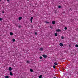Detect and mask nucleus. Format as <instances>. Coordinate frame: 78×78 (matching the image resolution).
I'll use <instances>...</instances> for the list:
<instances>
[{
    "mask_svg": "<svg viewBox=\"0 0 78 78\" xmlns=\"http://www.w3.org/2000/svg\"><path fill=\"white\" fill-rule=\"evenodd\" d=\"M56 31L57 32H60L61 31V30L60 29H58V30H56Z\"/></svg>",
    "mask_w": 78,
    "mask_h": 78,
    "instance_id": "1",
    "label": "nucleus"
},
{
    "mask_svg": "<svg viewBox=\"0 0 78 78\" xmlns=\"http://www.w3.org/2000/svg\"><path fill=\"white\" fill-rule=\"evenodd\" d=\"M33 17H31L30 19V22H31V23L33 22Z\"/></svg>",
    "mask_w": 78,
    "mask_h": 78,
    "instance_id": "2",
    "label": "nucleus"
},
{
    "mask_svg": "<svg viewBox=\"0 0 78 78\" xmlns=\"http://www.w3.org/2000/svg\"><path fill=\"white\" fill-rule=\"evenodd\" d=\"M55 22H56V21H52V24L53 25H55Z\"/></svg>",
    "mask_w": 78,
    "mask_h": 78,
    "instance_id": "3",
    "label": "nucleus"
},
{
    "mask_svg": "<svg viewBox=\"0 0 78 78\" xmlns=\"http://www.w3.org/2000/svg\"><path fill=\"white\" fill-rule=\"evenodd\" d=\"M42 56L43 57L45 58H46L47 56L46 55H43Z\"/></svg>",
    "mask_w": 78,
    "mask_h": 78,
    "instance_id": "4",
    "label": "nucleus"
},
{
    "mask_svg": "<svg viewBox=\"0 0 78 78\" xmlns=\"http://www.w3.org/2000/svg\"><path fill=\"white\" fill-rule=\"evenodd\" d=\"M22 17H20L19 18V20H22Z\"/></svg>",
    "mask_w": 78,
    "mask_h": 78,
    "instance_id": "5",
    "label": "nucleus"
},
{
    "mask_svg": "<svg viewBox=\"0 0 78 78\" xmlns=\"http://www.w3.org/2000/svg\"><path fill=\"white\" fill-rule=\"evenodd\" d=\"M59 45L61 47H62L63 46V44L62 43H60Z\"/></svg>",
    "mask_w": 78,
    "mask_h": 78,
    "instance_id": "6",
    "label": "nucleus"
},
{
    "mask_svg": "<svg viewBox=\"0 0 78 78\" xmlns=\"http://www.w3.org/2000/svg\"><path fill=\"white\" fill-rule=\"evenodd\" d=\"M9 70L10 71H11V70H12V68H11V67H9Z\"/></svg>",
    "mask_w": 78,
    "mask_h": 78,
    "instance_id": "7",
    "label": "nucleus"
},
{
    "mask_svg": "<svg viewBox=\"0 0 78 78\" xmlns=\"http://www.w3.org/2000/svg\"><path fill=\"white\" fill-rule=\"evenodd\" d=\"M10 74L11 76H12L13 75V74H12V72H10Z\"/></svg>",
    "mask_w": 78,
    "mask_h": 78,
    "instance_id": "8",
    "label": "nucleus"
},
{
    "mask_svg": "<svg viewBox=\"0 0 78 78\" xmlns=\"http://www.w3.org/2000/svg\"><path fill=\"white\" fill-rule=\"evenodd\" d=\"M43 48L42 47H41L40 48V50L41 51H43Z\"/></svg>",
    "mask_w": 78,
    "mask_h": 78,
    "instance_id": "9",
    "label": "nucleus"
},
{
    "mask_svg": "<svg viewBox=\"0 0 78 78\" xmlns=\"http://www.w3.org/2000/svg\"><path fill=\"white\" fill-rule=\"evenodd\" d=\"M54 64L55 65V66H58V63L56 62H55L54 63Z\"/></svg>",
    "mask_w": 78,
    "mask_h": 78,
    "instance_id": "10",
    "label": "nucleus"
},
{
    "mask_svg": "<svg viewBox=\"0 0 78 78\" xmlns=\"http://www.w3.org/2000/svg\"><path fill=\"white\" fill-rule=\"evenodd\" d=\"M10 35H11V36H12V35H13V33L12 32H10Z\"/></svg>",
    "mask_w": 78,
    "mask_h": 78,
    "instance_id": "11",
    "label": "nucleus"
},
{
    "mask_svg": "<svg viewBox=\"0 0 78 78\" xmlns=\"http://www.w3.org/2000/svg\"><path fill=\"white\" fill-rule=\"evenodd\" d=\"M30 71L31 72H33V70L32 69H30Z\"/></svg>",
    "mask_w": 78,
    "mask_h": 78,
    "instance_id": "12",
    "label": "nucleus"
},
{
    "mask_svg": "<svg viewBox=\"0 0 78 78\" xmlns=\"http://www.w3.org/2000/svg\"><path fill=\"white\" fill-rule=\"evenodd\" d=\"M55 36H58V34L57 33H55Z\"/></svg>",
    "mask_w": 78,
    "mask_h": 78,
    "instance_id": "13",
    "label": "nucleus"
},
{
    "mask_svg": "<svg viewBox=\"0 0 78 78\" xmlns=\"http://www.w3.org/2000/svg\"><path fill=\"white\" fill-rule=\"evenodd\" d=\"M42 77V75H40V76H39V78H41Z\"/></svg>",
    "mask_w": 78,
    "mask_h": 78,
    "instance_id": "14",
    "label": "nucleus"
},
{
    "mask_svg": "<svg viewBox=\"0 0 78 78\" xmlns=\"http://www.w3.org/2000/svg\"><path fill=\"white\" fill-rule=\"evenodd\" d=\"M15 41H16V40H15V39H12V41L13 42H15Z\"/></svg>",
    "mask_w": 78,
    "mask_h": 78,
    "instance_id": "15",
    "label": "nucleus"
},
{
    "mask_svg": "<svg viewBox=\"0 0 78 78\" xmlns=\"http://www.w3.org/2000/svg\"><path fill=\"white\" fill-rule=\"evenodd\" d=\"M27 64H29L30 63V62L28 61H27Z\"/></svg>",
    "mask_w": 78,
    "mask_h": 78,
    "instance_id": "16",
    "label": "nucleus"
},
{
    "mask_svg": "<svg viewBox=\"0 0 78 78\" xmlns=\"http://www.w3.org/2000/svg\"><path fill=\"white\" fill-rule=\"evenodd\" d=\"M5 78H9V76H6L5 77Z\"/></svg>",
    "mask_w": 78,
    "mask_h": 78,
    "instance_id": "17",
    "label": "nucleus"
},
{
    "mask_svg": "<svg viewBox=\"0 0 78 78\" xmlns=\"http://www.w3.org/2000/svg\"><path fill=\"white\" fill-rule=\"evenodd\" d=\"M53 67L54 68V69H55L56 68V66L54 65L53 66Z\"/></svg>",
    "mask_w": 78,
    "mask_h": 78,
    "instance_id": "18",
    "label": "nucleus"
},
{
    "mask_svg": "<svg viewBox=\"0 0 78 78\" xmlns=\"http://www.w3.org/2000/svg\"><path fill=\"white\" fill-rule=\"evenodd\" d=\"M61 8V5H59L58 6V8Z\"/></svg>",
    "mask_w": 78,
    "mask_h": 78,
    "instance_id": "19",
    "label": "nucleus"
},
{
    "mask_svg": "<svg viewBox=\"0 0 78 78\" xmlns=\"http://www.w3.org/2000/svg\"><path fill=\"white\" fill-rule=\"evenodd\" d=\"M76 47H78V44H76L75 45Z\"/></svg>",
    "mask_w": 78,
    "mask_h": 78,
    "instance_id": "20",
    "label": "nucleus"
},
{
    "mask_svg": "<svg viewBox=\"0 0 78 78\" xmlns=\"http://www.w3.org/2000/svg\"><path fill=\"white\" fill-rule=\"evenodd\" d=\"M2 18H0V21H2Z\"/></svg>",
    "mask_w": 78,
    "mask_h": 78,
    "instance_id": "21",
    "label": "nucleus"
},
{
    "mask_svg": "<svg viewBox=\"0 0 78 78\" xmlns=\"http://www.w3.org/2000/svg\"><path fill=\"white\" fill-rule=\"evenodd\" d=\"M46 23H49V22L47 21H45Z\"/></svg>",
    "mask_w": 78,
    "mask_h": 78,
    "instance_id": "22",
    "label": "nucleus"
},
{
    "mask_svg": "<svg viewBox=\"0 0 78 78\" xmlns=\"http://www.w3.org/2000/svg\"><path fill=\"white\" fill-rule=\"evenodd\" d=\"M67 29V27H65V30H66Z\"/></svg>",
    "mask_w": 78,
    "mask_h": 78,
    "instance_id": "23",
    "label": "nucleus"
},
{
    "mask_svg": "<svg viewBox=\"0 0 78 78\" xmlns=\"http://www.w3.org/2000/svg\"><path fill=\"white\" fill-rule=\"evenodd\" d=\"M61 39H64V37L62 36V37H61Z\"/></svg>",
    "mask_w": 78,
    "mask_h": 78,
    "instance_id": "24",
    "label": "nucleus"
},
{
    "mask_svg": "<svg viewBox=\"0 0 78 78\" xmlns=\"http://www.w3.org/2000/svg\"><path fill=\"white\" fill-rule=\"evenodd\" d=\"M39 58H40V59H42V57L40 56V57Z\"/></svg>",
    "mask_w": 78,
    "mask_h": 78,
    "instance_id": "25",
    "label": "nucleus"
},
{
    "mask_svg": "<svg viewBox=\"0 0 78 78\" xmlns=\"http://www.w3.org/2000/svg\"><path fill=\"white\" fill-rule=\"evenodd\" d=\"M35 35H37V32H35Z\"/></svg>",
    "mask_w": 78,
    "mask_h": 78,
    "instance_id": "26",
    "label": "nucleus"
},
{
    "mask_svg": "<svg viewBox=\"0 0 78 78\" xmlns=\"http://www.w3.org/2000/svg\"><path fill=\"white\" fill-rule=\"evenodd\" d=\"M18 27H19V28H21V26H20V25L19 26H18Z\"/></svg>",
    "mask_w": 78,
    "mask_h": 78,
    "instance_id": "27",
    "label": "nucleus"
},
{
    "mask_svg": "<svg viewBox=\"0 0 78 78\" xmlns=\"http://www.w3.org/2000/svg\"><path fill=\"white\" fill-rule=\"evenodd\" d=\"M2 13H5V12L3 11V12H2Z\"/></svg>",
    "mask_w": 78,
    "mask_h": 78,
    "instance_id": "28",
    "label": "nucleus"
},
{
    "mask_svg": "<svg viewBox=\"0 0 78 78\" xmlns=\"http://www.w3.org/2000/svg\"><path fill=\"white\" fill-rule=\"evenodd\" d=\"M69 9H70V10L71 9V8H70Z\"/></svg>",
    "mask_w": 78,
    "mask_h": 78,
    "instance_id": "29",
    "label": "nucleus"
},
{
    "mask_svg": "<svg viewBox=\"0 0 78 78\" xmlns=\"http://www.w3.org/2000/svg\"><path fill=\"white\" fill-rule=\"evenodd\" d=\"M7 1H9V0H7Z\"/></svg>",
    "mask_w": 78,
    "mask_h": 78,
    "instance_id": "30",
    "label": "nucleus"
},
{
    "mask_svg": "<svg viewBox=\"0 0 78 78\" xmlns=\"http://www.w3.org/2000/svg\"><path fill=\"white\" fill-rule=\"evenodd\" d=\"M54 78H56V77H54Z\"/></svg>",
    "mask_w": 78,
    "mask_h": 78,
    "instance_id": "31",
    "label": "nucleus"
},
{
    "mask_svg": "<svg viewBox=\"0 0 78 78\" xmlns=\"http://www.w3.org/2000/svg\"><path fill=\"white\" fill-rule=\"evenodd\" d=\"M69 47H70V45H69Z\"/></svg>",
    "mask_w": 78,
    "mask_h": 78,
    "instance_id": "32",
    "label": "nucleus"
},
{
    "mask_svg": "<svg viewBox=\"0 0 78 78\" xmlns=\"http://www.w3.org/2000/svg\"><path fill=\"white\" fill-rule=\"evenodd\" d=\"M63 70H64V69H63Z\"/></svg>",
    "mask_w": 78,
    "mask_h": 78,
    "instance_id": "33",
    "label": "nucleus"
},
{
    "mask_svg": "<svg viewBox=\"0 0 78 78\" xmlns=\"http://www.w3.org/2000/svg\"><path fill=\"white\" fill-rule=\"evenodd\" d=\"M0 2H1V0H0Z\"/></svg>",
    "mask_w": 78,
    "mask_h": 78,
    "instance_id": "34",
    "label": "nucleus"
},
{
    "mask_svg": "<svg viewBox=\"0 0 78 78\" xmlns=\"http://www.w3.org/2000/svg\"><path fill=\"white\" fill-rule=\"evenodd\" d=\"M28 0L29 1V0Z\"/></svg>",
    "mask_w": 78,
    "mask_h": 78,
    "instance_id": "35",
    "label": "nucleus"
}]
</instances>
